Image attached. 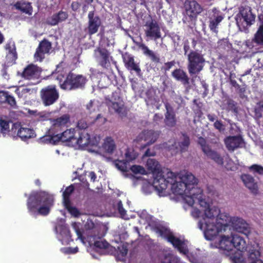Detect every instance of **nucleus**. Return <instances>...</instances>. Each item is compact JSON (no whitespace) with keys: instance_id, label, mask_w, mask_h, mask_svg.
<instances>
[{"instance_id":"58","label":"nucleus","mask_w":263,"mask_h":263,"mask_svg":"<svg viewBox=\"0 0 263 263\" xmlns=\"http://www.w3.org/2000/svg\"><path fill=\"white\" fill-rule=\"evenodd\" d=\"M117 209L119 213L120 214L122 218H124L126 215V211L124 209L122 202L121 200L119 201L117 203Z\"/></svg>"},{"instance_id":"15","label":"nucleus","mask_w":263,"mask_h":263,"mask_svg":"<svg viewBox=\"0 0 263 263\" xmlns=\"http://www.w3.org/2000/svg\"><path fill=\"white\" fill-rule=\"evenodd\" d=\"M184 5L186 14L191 21L195 20L202 11V7L195 0H186Z\"/></svg>"},{"instance_id":"51","label":"nucleus","mask_w":263,"mask_h":263,"mask_svg":"<svg viewBox=\"0 0 263 263\" xmlns=\"http://www.w3.org/2000/svg\"><path fill=\"white\" fill-rule=\"evenodd\" d=\"M127 161L125 160H117L115 162L116 167L122 172H127Z\"/></svg>"},{"instance_id":"29","label":"nucleus","mask_w":263,"mask_h":263,"mask_svg":"<svg viewBox=\"0 0 263 263\" xmlns=\"http://www.w3.org/2000/svg\"><path fill=\"white\" fill-rule=\"evenodd\" d=\"M241 178L246 186L248 187L252 193L254 194L257 193V184L255 182V180L252 176L248 174H243L241 175Z\"/></svg>"},{"instance_id":"41","label":"nucleus","mask_w":263,"mask_h":263,"mask_svg":"<svg viewBox=\"0 0 263 263\" xmlns=\"http://www.w3.org/2000/svg\"><path fill=\"white\" fill-rule=\"evenodd\" d=\"M146 165L147 169L151 171L153 175L156 174L158 172H162L160 169V164L159 162L154 159L149 158L147 160Z\"/></svg>"},{"instance_id":"8","label":"nucleus","mask_w":263,"mask_h":263,"mask_svg":"<svg viewBox=\"0 0 263 263\" xmlns=\"http://www.w3.org/2000/svg\"><path fill=\"white\" fill-rule=\"evenodd\" d=\"M87 81L86 78L82 75H77L70 72L63 83L60 84V87L63 89L68 90L83 89Z\"/></svg>"},{"instance_id":"22","label":"nucleus","mask_w":263,"mask_h":263,"mask_svg":"<svg viewBox=\"0 0 263 263\" xmlns=\"http://www.w3.org/2000/svg\"><path fill=\"white\" fill-rule=\"evenodd\" d=\"M41 71L42 69L40 67L33 64H31L25 68L22 73V77L27 80L38 78Z\"/></svg>"},{"instance_id":"7","label":"nucleus","mask_w":263,"mask_h":263,"mask_svg":"<svg viewBox=\"0 0 263 263\" xmlns=\"http://www.w3.org/2000/svg\"><path fill=\"white\" fill-rule=\"evenodd\" d=\"M153 175V185L159 193H162L167 189L168 185H171L176 179V175L171 171H168L165 176L162 171L158 172Z\"/></svg>"},{"instance_id":"13","label":"nucleus","mask_w":263,"mask_h":263,"mask_svg":"<svg viewBox=\"0 0 263 263\" xmlns=\"http://www.w3.org/2000/svg\"><path fill=\"white\" fill-rule=\"evenodd\" d=\"M94 57L98 64L102 68L107 69L110 66V60L111 57L106 49L98 47L94 50Z\"/></svg>"},{"instance_id":"40","label":"nucleus","mask_w":263,"mask_h":263,"mask_svg":"<svg viewBox=\"0 0 263 263\" xmlns=\"http://www.w3.org/2000/svg\"><path fill=\"white\" fill-rule=\"evenodd\" d=\"M222 106H223V109L231 110L235 113L238 112L237 103L230 98H225L223 101Z\"/></svg>"},{"instance_id":"4","label":"nucleus","mask_w":263,"mask_h":263,"mask_svg":"<svg viewBox=\"0 0 263 263\" xmlns=\"http://www.w3.org/2000/svg\"><path fill=\"white\" fill-rule=\"evenodd\" d=\"M196 202H198L200 206L204 208L202 221L201 220L198 223L199 228L203 230L205 219H206V220H213V218L219 213V209L216 206L210 208L209 203L203 198V190L200 187L195 189L191 197L187 199L186 203L189 205L193 206Z\"/></svg>"},{"instance_id":"57","label":"nucleus","mask_w":263,"mask_h":263,"mask_svg":"<svg viewBox=\"0 0 263 263\" xmlns=\"http://www.w3.org/2000/svg\"><path fill=\"white\" fill-rule=\"evenodd\" d=\"M190 141L189 137L183 134L181 137V141L180 142V146L181 147H188L190 145Z\"/></svg>"},{"instance_id":"34","label":"nucleus","mask_w":263,"mask_h":263,"mask_svg":"<svg viewBox=\"0 0 263 263\" xmlns=\"http://www.w3.org/2000/svg\"><path fill=\"white\" fill-rule=\"evenodd\" d=\"M13 6L16 10H20L23 13L28 15H31L32 14L33 9L30 3L19 1L17 2Z\"/></svg>"},{"instance_id":"23","label":"nucleus","mask_w":263,"mask_h":263,"mask_svg":"<svg viewBox=\"0 0 263 263\" xmlns=\"http://www.w3.org/2000/svg\"><path fill=\"white\" fill-rule=\"evenodd\" d=\"M123 59L125 65L128 70L135 71L138 76H140L141 69L139 65L135 62L133 57L126 53L123 55Z\"/></svg>"},{"instance_id":"19","label":"nucleus","mask_w":263,"mask_h":263,"mask_svg":"<svg viewBox=\"0 0 263 263\" xmlns=\"http://www.w3.org/2000/svg\"><path fill=\"white\" fill-rule=\"evenodd\" d=\"M88 32L89 35H92L98 32L101 24V21L98 16L95 15L93 11H90L88 13Z\"/></svg>"},{"instance_id":"17","label":"nucleus","mask_w":263,"mask_h":263,"mask_svg":"<svg viewBox=\"0 0 263 263\" xmlns=\"http://www.w3.org/2000/svg\"><path fill=\"white\" fill-rule=\"evenodd\" d=\"M75 133V129L71 128L67 129L60 134H56L55 136H57L58 138V144L61 142L65 143L66 146H73L72 143L76 140Z\"/></svg>"},{"instance_id":"25","label":"nucleus","mask_w":263,"mask_h":263,"mask_svg":"<svg viewBox=\"0 0 263 263\" xmlns=\"http://www.w3.org/2000/svg\"><path fill=\"white\" fill-rule=\"evenodd\" d=\"M68 15L67 12L60 11L58 13H54L46 20L47 24L51 26H55L59 23L65 21L68 18Z\"/></svg>"},{"instance_id":"16","label":"nucleus","mask_w":263,"mask_h":263,"mask_svg":"<svg viewBox=\"0 0 263 263\" xmlns=\"http://www.w3.org/2000/svg\"><path fill=\"white\" fill-rule=\"evenodd\" d=\"M230 227L236 231L242 233L248 236L250 234L249 224L242 218L233 217L231 219Z\"/></svg>"},{"instance_id":"38","label":"nucleus","mask_w":263,"mask_h":263,"mask_svg":"<svg viewBox=\"0 0 263 263\" xmlns=\"http://www.w3.org/2000/svg\"><path fill=\"white\" fill-rule=\"evenodd\" d=\"M204 153L207 156V157L219 165H222L223 164V159L216 152L213 150L212 149H202Z\"/></svg>"},{"instance_id":"20","label":"nucleus","mask_w":263,"mask_h":263,"mask_svg":"<svg viewBox=\"0 0 263 263\" xmlns=\"http://www.w3.org/2000/svg\"><path fill=\"white\" fill-rule=\"evenodd\" d=\"M164 105L166 109L164 119L165 125L169 127H175L176 125L177 120L174 108L168 102H165Z\"/></svg>"},{"instance_id":"64","label":"nucleus","mask_w":263,"mask_h":263,"mask_svg":"<svg viewBox=\"0 0 263 263\" xmlns=\"http://www.w3.org/2000/svg\"><path fill=\"white\" fill-rule=\"evenodd\" d=\"M233 263H242V258L240 256L233 255L230 257Z\"/></svg>"},{"instance_id":"52","label":"nucleus","mask_w":263,"mask_h":263,"mask_svg":"<svg viewBox=\"0 0 263 263\" xmlns=\"http://www.w3.org/2000/svg\"><path fill=\"white\" fill-rule=\"evenodd\" d=\"M118 252L117 258H123L127 254L128 249L126 244H122L121 246L118 247Z\"/></svg>"},{"instance_id":"1","label":"nucleus","mask_w":263,"mask_h":263,"mask_svg":"<svg viewBox=\"0 0 263 263\" xmlns=\"http://www.w3.org/2000/svg\"><path fill=\"white\" fill-rule=\"evenodd\" d=\"M53 196L44 191H32L29 195L26 205L29 213L34 217L47 216L54 205Z\"/></svg>"},{"instance_id":"44","label":"nucleus","mask_w":263,"mask_h":263,"mask_svg":"<svg viewBox=\"0 0 263 263\" xmlns=\"http://www.w3.org/2000/svg\"><path fill=\"white\" fill-rule=\"evenodd\" d=\"M252 42L258 45H263V26H258L257 30L252 39Z\"/></svg>"},{"instance_id":"42","label":"nucleus","mask_w":263,"mask_h":263,"mask_svg":"<svg viewBox=\"0 0 263 263\" xmlns=\"http://www.w3.org/2000/svg\"><path fill=\"white\" fill-rule=\"evenodd\" d=\"M145 95V101L147 105H154L158 102V99L156 96L155 92L153 89H148Z\"/></svg>"},{"instance_id":"26","label":"nucleus","mask_w":263,"mask_h":263,"mask_svg":"<svg viewBox=\"0 0 263 263\" xmlns=\"http://www.w3.org/2000/svg\"><path fill=\"white\" fill-rule=\"evenodd\" d=\"M74 143L77 144L80 147L87 146H96L97 145L90 140V136L87 133L82 132L79 134L78 139L76 138Z\"/></svg>"},{"instance_id":"47","label":"nucleus","mask_w":263,"mask_h":263,"mask_svg":"<svg viewBox=\"0 0 263 263\" xmlns=\"http://www.w3.org/2000/svg\"><path fill=\"white\" fill-rule=\"evenodd\" d=\"M223 17L222 15H214L213 18H211L210 21L209 27L211 30L216 32V28L219 23L223 20Z\"/></svg>"},{"instance_id":"5","label":"nucleus","mask_w":263,"mask_h":263,"mask_svg":"<svg viewBox=\"0 0 263 263\" xmlns=\"http://www.w3.org/2000/svg\"><path fill=\"white\" fill-rule=\"evenodd\" d=\"M238 9L239 12L235 17L236 24L241 31H245L254 23L256 15L251 7L245 4H242Z\"/></svg>"},{"instance_id":"10","label":"nucleus","mask_w":263,"mask_h":263,"mask_svg":"<svg viewBox=\"0 0 263 263\" xmlns=\"http://www.w3.org/2000/svg\"><path fill=\"white\" fill-rule=\"evenodd\" d=\"M159 136V132H155L153 130H144L138 135L134 142H141V148H145L154 143Z\"/></svg>"},{"instance_id":"48","label":"nucleus","mask_w":263,"mask_h":263,"mask_svg":"<svg viewBox=\"0 0 263 263\" xmlns=\"http://www.w3.org/2000/svg\"><path fill=\"white\" fill-rule=\"evenodd\" d=\"M138 155L139 153L136 149H126L125 157L126 161L129 162L135 160L138 157Z\"/></svg>"},{"instance_id":"35","label":"nucleus","mask_w":263,"mask_h":263,"mask_svg":"<svg viewBox=\"0 0 263 263\" xmlns=\"http://www.w3.org/2000/svg\"><path fill=\"white\" fill-rule=\"evenodd\" d=\"M232 240L234 243V248L241 252L247 249V243L244 238L238 234H232Z\"/></svg>"},{"instance_id":"53","label":"nucleus","mask_w":263,"mask_h":263,"mask_svg":"<svg viewBox=\"0 0 263 263\" xmlns=\"http://www.w3.org/2000/svg\"><path fill=\"white\" fill-rule=\"evenodd\" d=\"M131 171L135 174H141V175H146V171L145 168L141 166L138 165H133L130 167Z\"/></svg>"},{"instance_id":"54","label":"nucleus","mask_w":263,"mask_h":263,"mask_svg":"<svg viewBox=\"0 0 263 263\" xmlns=\"http://www.w3.org/2000/svg\"><path fill=\"white\" fill-rule=\"evenodd\" d=\"M218 47L219 49L229 50L231 47V44L227 39H223L218 42Z\"/></svg>"},{"instance_id":"50","label":"nucleus","mask_w":263,"mask_h":263,"mask_svg":"<svg viewBox=\"0 0 263 263\" xmlns=\"http://www.w3.org/2000/svg\"><path fill=\"white\" fill-rule=\"evenodd\" d=\"M161 263H180L179 259L171 254H165Z\"/></svg>"},{"instance_id":"63","label":"nucleus","mask_w":263,"mask_h":263,"mask_svg":"<svg viewBox=\"0 0 263 263\" xmlns=\"http://www.w3.org/2000/svg\"><path fill=\"white\" fill-rule=\"evenodd\" d=\"M163 119V117L162 115L156 114L153 117V121L156 124H159L160 122H161Z\"/></svg>"},{"instance_id":"59","label":"nucleus","mask_w":263,"mask_h":263,"mask_svg":"<svg viewBox=\"0 0 263 263\" xmlns=\"http://www.w3.org/2000/svg\"><path fill=\"white\" fill-rule=\"evenodd\" d=\"M249 168L250 171H252L254 173H257L260 175L263 174V167L260 165L253 164L251 165Z\"/></svg>"},{"instance_id":"14","label":"nucleus","mask_w":263,"mask_h":263,"mask_svg":"<svg viewBox=\"0 0 263 263\" xmlns=\"http://www.w3.org/2000/svg\"><path fill=\"white\" fill-rule=\"evenodd\" d=\"M89 153H94L102 156L107 161L116 162L122 155L121 149H86Z\"/></svg>"},{"instance_id":"3","label":"nucleus","mask_w":263,"mask_h":263,"mask_svg":"<svg viewBox=\"0 0 263 263\" xmlns=\"http://www.w3.org/2000/svg\"><path fill=\"white\" fill-rule=\"evenodd\" d=\"M197 184V179L192 174L187 172L179 178V181H177L176 175L175 181L171 183V190L174 194L185 196L187 202V199L195 192Z\"/></svg>"},{"instance_id":"37","label":"nucleus","mask_w":263,"mask_h":263,"mask_svg":"<svg viewBox=\"0 0 263 263\" xmlns=\"http://www.w3.org/2000/svg\"><path fill=\"white\" fill-rule=\"evenodd\" d=\"M17 135L22 140L25 141L35 136L34 131L30 128L20 127L17 131Z\"/></svg>"},{"instance_id":"49","label":"nucleus","mask_w":263,"mask_h":263,"mask_svg":"<svg viewBox=\"0 0 263 263\" xmlns=\"http://www.w3.org/2000/svg\"><path fill=\"white\" fill-rule=\"evenodd\" d=\"M65 208L68 211V212L74 217H78L80 215V213L78 209L76 207L72 206L71 205V202L64 204Z\"/></svg>"},{"instance_id":"12","label":"nucleus","mask_w":263,"mask_h":263,"mask_svg":"<svg viewBox=\"0 0 263 263\" xmlns=\"http://www.w3.org/2000/svg\"><path fill=\"white\" fill-rule=\"evenodd\" d=\"M144 26L145 36L148 40L156 41L161 37L160 28L156 21L151 20L147 21Z\"/></svg>"},{"instance_id":"11","label":"nucleus","mask_w":263,"mask_h":263,"mask_svg":"<svg viewBox=\"0 0 263 263\" xmlns=\"http://www.w3.org/2000/svg\"><path fill=\"white\" fill-rule=\"evenodd\" d=\"M106 103L110 111L118 114L121 118L126 116V108L123 102L120 100L117 93H113L111 100H109Z\"/></svg>"},{"instance_id":"30","label":"nucleus","mask_w":263,"mask_h":263,"mask_svg":"<svg viewBox=\"0 0 263 263\" xmlns=\"http://www.w3.org/2000/svg\"><path fill=\"white\" fill-rule=\"evenodd\" d=\"M88 243L90 246H93L96 248L105 249L108 248L109 244L106 240H100L96 236H89L87 238Z\"/></svg>"},{"instance_id":"2","label":"nucleus","mask_w":263,"mask_h":263,"mask_svg":"<svg viewBox=\"0 0 263 263\" xmlns=\"http://www.w3.org/2000/svg\"><path fill=\"white\" fill-rule=\"evenodd\" d=\"M232 218L228 214L221 213L219 211L213 220H206L205 219L203 230L205 239L213 240L219 233L226 231L228 228L230 229Z\"/></svg>"},{"instance_id":"56","label":"nucleus","mask_w":263,"mask_h":263,"mask_svg":"<svg viewBox=\"0 0 263 263\" xmlns=\"http://www.w3.org/2000/svg\"><path fill=\"white\" fill-rule=\"evenodd\" d=\"M103 147V148H115V144L114 140L110 137H106L104 139Z\"/></svg>"},{"instance_id":"45","label":"nucleus","mask_w":263,"mask_h":263,"mask_svg":"<svg viewBox=\"0 0 263 263\" xmlns=\"http://www.w3.org/2000/svg\"><path fill=\"white\" fill-rule=\"evenodd\" d=\"M74 190V187L73 184H71L66 188L63 193V204L68 203L71 202L70 200V196Z\"/></svg>"},{"instance_id":"62","label":"nucleus","mask_w":263,"mask_h":263,"mask_svg":"<svg viewBox=\"0 0 263 263\" xmlns=\"http://www.w3.org/2000/svg\"><path fill=\"white\" fill-rule=\"evenodd\" d=\"M77 127L79 129H85L88 127V124L85 120L81 119L78 122Z\"/></svg>"},{"instance_id":"21","label":"nucleus","mask_w":263,"mask_h":263,"mask_svg":"<svg viewBox=\"0 0 263 263\" xmlns=\"http://www.w3.org/2000/svg\"><path fill=\"white\" fill-rule=\"evenodd\" d=\"M51 121L52 125L49 129V132L55 133L70 122V116L68 114H64L57 119H52Z\"/></svg>"},{"instance_id":"18","label":"nucleus","mask_w":263,"mask_h":263,"mask_svg":"<svg viewBox=\"0 0 263 263\" xmlns=\"http://www.w3.org/2000/svg\"><path fill=\"white\" fill-rule=\"evenodd\" d=\"M51 48V43L46 39L41 41L34 55L36 61L41 62L45 58V54L49 52Z\"/></svg>"},{"instance_id":"61","label":"nucleus","mask_w":263,"mask_h":263,"mask_svg":"<svg viewBox=\"0 0 263 263\" xmlns=\"http://www.w3.org/2000/svg\"><path fill=\"white\" fill-rule=\"evenodd\" d=\"M9 105H10L11 107L13 108H16V103L15 98L11 96L7 95V100L6 101Z\"/></svg>"},{"instance_id":"24","label":"nucleus","mask_w":263,"mask_h":263,"mask_svg":"<svg viewBox=\"0 0 263 263\" xmlns=\"http://www.w3.org/2000/svg\"><path fill=\"white\" fill-rule=\"evenodd\" d=\"M227 148H242L245 142L240 136H229L224 139Z\"/></svg>"},{"instance_id":"32","label":"nucleus","mask_w":263,"mask_h":263,"mask_svg":"<svg viewBox=\"0 0 263 263\" xmlns=\"http://www.w3.org/2000/svg\"><path fill=\"white\" fill-rule=\"evenodd\" d=\"M48 134L40 137L37 140V142L40 144H51L56 145L57 143V136L54 135V132L49 133Z\"/></svg>"},{"instance_id":"28","label":"nucleus","mask_w":263,"mask_h":263,"mask_svg":"<svg viewBox=\"0 0 263 263\" xmlns=\"http://www.w3.org/2000/svg\"><path fill=\"white\" fill-rule=\"evenodd\" d=\"M31 84L22 85L17 87L15 92L20 98H26L28 96L36 92V90L31 87Z\"/></svg>"},{"instance_id":"31","label":"nucleus","mask_w":263,"mask_h":263,"mask_svg":"<svg viewBox=\"0 0 263 263\" xmlns=\"http://www.w3.org/2000/svg\"><path fill=\"white\" fill-rule=\"evenodd\" d=\"M172 76L177 81L181 82L184 85L190 84V78L186 72L183 70L178 68L172 72Z\"/></svg>"},{"instance_id":"6","label":"nucleus","mask_w":263,"mask_h":263,"mask_svg":"<svg viewBox=\"0 0 263 263\" xmlns=\"http://www.w3.org/2000/svg\"><path fill=\"white\" fill-rule=\"evenodd\" d=\"M187 61V68L191 76L199 73L202 70L205 63L203 55L194 50L189 52Z\"/></svg>"},{"instance_id":"43","label":"nucleus","mask_w":263,"mask_h":263,"mask_svg":"<svg viewBox=\"0 0 263 263\" xmlns=\"http://www.w3.org/2000/svg\"><path fill=\"white\" fill-rule=\"evenodd\" d=\"M6 49L9 51V53L7 55V58L11 60V62L14 63L17 59V53L14 44L13 43L7 44L6 45Z\"/></svg>"},{"instance_id":"60","label":"nucleus","mask_w":263,"mask_h":263,"mask_svg":"<svg viewBox=\"0 0 263 263\" xmlns=\"http://www.w3.org/2000/svg\"><path fill=\"white\" fill-rule=\"evenodd\" d=\"M214 127L219 132H223L225 130V126L220 120H216L214 123Z\"/></svg>"},{"instance_id":"46","label":"nucleus","mask_w":263,"mask_h":263,"mask_svg":"<svg viewBox=\"0 0 263 263\" xmlns=\"http://www.w3.org/2000/svg\"><path fill=\"white\" fill-rule=\"evenodd\" d=\"M260 253L259 250L252 249L249 251V258L252 260L251 263H263L262 260L259 259Z\"/></svg>"},{"instance_id":"55","label":"nucleus","mask_w":263,"mask_h":263,"mask_svg":"<svg viewBox=\"0 0 263 263\" xmlns=\"http://www.w3.org/2000/svg\"><path fill=\"white\" fill-rule=\"evenodd\" d=\"M9 122L4 120H0V131L2 133L5 134L9 132Z\"/></svg>"},{"instance_id":"39","label":"nucleus","mask_w":263,"mask_h":263,"mask_svg":"<svg viewBox=\"0 0 263 263\" xmlns=\"http://www.w3.org/2000/svg\"><path fill=\"white\" fill-rule=\"evenodd\" d=\"M55 231L59 233L63 239L68 240L71 238L70 230L67 226L65 224H58L55 227Z\"/></svg>"},{"instance_id":"9","label":"nucleus","mask_w":263,"mask_h":263,"mask_svg":"<svg viewBox=\"0 0 263 263\" xmlns=\"http://www.w3.org/2000/svg\"><path fill=\"white\" fill-rule=\"evenodd\" d=\"M41 98L45 106L54 104L59 99V94L54 85H50L43 88L40 92Z\"/></svg>"},{"instance_id":"36","label":"nucleus","mask_w":263,"mask_h":263,"mask_svg":"<svg viewBox=\"0 0 263 263\" xmlns=\"http://www.w3.org/2000/svg\"><path fill=\"white\" fill-rule=\"evenodd\" d=\"M220 246L222 249L228 252L232 251L234 249L232 235L229 236L222 235L220 241Z\"/></svg>"},{"instance_id":"33","label":"nucleus","mask_w":263,"mask_h":263,"mask_svg":"<svg viewBox=\"0 0 263 263\" xmlns=\"http://www.w3.org/2000/svg\"><path fill=\"white\" fill-rule=\"evenodd\" d=\"M167 239L171 242L174 247L176 248L180 252L184 254L186 253L187 250L184 247V243L179 238H177L172 234L168 235L167 236Z\"/></svg>"},{"instance_id":"27","label":"nucleus","mask_w":263,"mask_h":263,"mask_svg":"<svg viewBox=\"0 0 263 263\" xmlns=\"http://www.w3.org/2000/svg\"><path fill=\"white\" fill-rule=\"evenodd\" d=\"M136 44L138 47L142 50L143 54L148 57L153 62L155 63L160 62V57L157 53L150 50L148 47L143 43H137Z\"/></svg>"}]
</instances>
